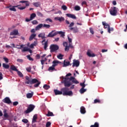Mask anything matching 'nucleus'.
<instances>
[{
	"label": "nucleus",
	"mask_w": 127,
	"mask_h": 127,
	"mask_svg": "<svg viewBox=\"0 0 127 127\" xmlns=\"http://www.w3.org/2000/svg\"><path fill=\"white\" fill-rule=\"evenodd\" d=\"M55 94L57 95H63L64 96H72L73 95V92L72 91L67 90V88L64 87L61 89V91H59L57 89H55L54 90Z\"/></svg>",
	"instance_id": "nucleus-2"
},
{
	"label": "nucleus",
	"mask_w": 127,
	"mask_h": 127,
	"mask_svg": "<svg viewBox=\"0 0 127 127\" xmlns=\"http://www.w3.org/2000/svg\"><path fill=\"white\" fill-rule=\"evenodd\" d=\"M63 45L64 47H66V46H68V43H67V42H64L63 43Z\"/></svg>",
	"instance_id": "nucleus-59"
},
{
	"label": "nucleus",
	"mask_w": 127,
	"mask_h": 127,
	"mask_svg": "<svg viewBox=\"0 0 127 127\" xmlns=\"http://www.w3.org/2000/svg\"><path fill=\"white\" fill-rule=\"evenodd\" d=\"M80 86H81V87H82V88H84L86 85H85V82H83V83H80Z\"/></svg>",
	"instance_id": "nucleus-52"
},
{
	"label": "nucleus",
	"mask_w": 127,
	"mask_h": 127,
	"mask_svg": "<svg viewBox=\"0 0 127 127\" xmlns=\"http://www.w3.org/2000/svg\"><path fill=\"white\" fill-rule=\"evenodd\" d=\"M25 79L26 80H27V81L25 82V84H30V85H32L33 84H35L34 85V87H35V88H37L38 87H39L40 84L41 83V82L39 81L38 80H37V79L36 78L31 79V78H30L28 76H26Z\"/></svg>",
	"instance_id": "nucleus-3"
},
{
	"label": "nucleus",
	"mask_w": 127,
	"mask_h": 127,
	"mask_svg": "<svg viewBox=\"0 0 127 127\" xmlns=\"http://www.w3.org/2000/svg\"><path fill=\"white\" fill-rule=\"evenodd\" d=\"M37 14L38 16H40V17H42L43 16V14H42V13L39 11L37 12Z\"/></svg>",
	"instance_id": "nucleus-43"
},
{
	"label": "nucleus",
	"mask_w": 127,
	"mask_h": 127,
	"mask_svg": "<svg viewBox=\"0 0 127 127\" xmlns=\"http://www.w3.org/2000/svg\"><path fill=\"white\" fill-rule=\"evenodd\" d=\"M55 19H56V20H59V21H63L64 20L63 17H56L55 18Z\"/></svg>",
	"instance_id": "nucleus-21"
},
{
	"label": "nucleus",
	"mask_w": 127,
	"mask_h": 127,
	"mask_svg": "<svg viewBox=\"0 0 127 127\" xmlns=\"http://www.w3.org/2000/svg\"><path fill=\"white\" fill-rule=\"evenodd\" d=\"M46 21H49L50 22H52V20L50 18H47L46 19Z\"/></svg>",
	"instance_id": "nucleus-63"
},
{
	"label": "nucleus",
	"mask_w": 127,
	"mask_h": 127,
	"mask_svg": "<svg viewBox=\"0 0 127 127\" xmlns=\"http://www.w3.org/2000/svg\"><path fill=\"white\" fill-rule=\"evenodd\" d=\"M66 15L67 17H70V18H72L73 19H76L77 18L76 16L73 14L67 13L66 14Z\"/></svg>",
	"instance_id": "nucleus-12"
},
{
	"label": "nucleus",
	"mask_w": 127,
	"mask_h": 127,
	"mask_svg": "<svg viewBox=\"0 0 127 127\" xmlns=\"http://www.w3.org/2000/svg\"><path fill=\"white\" fill-rule=\"evenodd\" d=\"M2 76V73H1V72H0V80H2V79H3V77Z\"/></svg>",
	"instance_id": "nucleus-58"
},
{
	"label": "nucleus",
	"mask_w": 127,
	"mask_h": 127,
	"mask_svg": "<svg viewBox=\"0 0 127 127\" xmlns=\"http://www.w3.org/2000/svg\"><path fill=\"white\" fill-rule=\"evenodd\" d=\"M36 37V34H32L29 37V41H31L35 37Z\"/></svg>",
	"instance_id": "nucleus-23"
},
{
	"label": "nucleus",
	"mask_w": 127,
	"mask_h": 127,
	"mask_svg": "<svg viewBox=\"0 0 127 127\" xmlns=\"http://www.w3.org/2000/svg\"><path fill=\"white\" fill-rule=\"evenodd\" d=\"M57 34H61V37H62L63 38H64L65 37V32H63V31H58L57 32Z\"/></svg>",
	"instance_id": "nucleus-14"
},
{
	"label": "nucleus",
	"mask_w": 127,
	"mask_h": 127,
	"mask_svg": "<svg viewBox=\"0 0 127 127\" xmlns=\"http://www.w3.org/2000/svg\"><path fill=\"white\" fill-rule=\"evenodd\" d=\"M74 22H71L70 23L69 25L68 26V27H70V28H71V27H72V26H74Z\"/></svg>",
	"instance_id": "nucleus-55"
},
{
	"label": "nucleus",
	"mask_w": 127,
	"mask_h": 127,
	"mask_svg": "<svg viewBox=\"0 0 127 127\" xmlns=\"http://www.w3.org/2000/svg\"><path fill=\"white\" fill-rule=\"evenodd\" d=\"M102 24L104 26V28H109V26H110V25H109V24H107V23H106V22H102Z\"/></svg>",
	"instance_id": "nucleus-27"
},
{
	"label": "nucleus",
	"mask_w": 127,
	"mask_h": 127,
	"mask_svg": "<svg viewBox=\"0 0 127 127\" xmlns=\"http://www.w3.org/2000/svg\"><path fill=\"white\" fill-rule=\"evenodd\" d=\"M64 50L65 51H68L69 50V47L68 46L65 47Z\"/></svg>",
	"instance_id": "nucleus-61"
},
{
	"label": "nucleus",
	"mask_w": 127,
	"mask_h": 127,
	"mask_svg": "<svg viewBox=\"0 0 127 127\" xmlns=\"http://www.w3.org/2000/svg\"><path fill=\"white\" fill-rule=\"evenodd\" d=\"M111 31H114V28H111L110 26L108 27V32L109 33H111Z\"/></svg>",
	"instance_id": "nucleus-36"
},
{
	"label": "nucleus",
	"mask_w": 127,
	"mask_h": 127,
	"mask_svg": "<svg viewBox=\"0 0 127 127\" xmlns=\"http://www.w3.org/2000/svg\"><path fill=\"white\" fill-rule=\"evenodd\" d=\"M55 31V30L52 31L49 33L47 37H54V36H56V35H57V32L54 33Z\"/></svg>",
	"instance_id": "nucleus-7"
},
{
	"label": "nucleus",
	"mask_w": 127,
	"mask_h": 127,
	"mask_svg": "<svg viewBox=\"0 0 127 127\" xmlns=\"http://www.w3.org/2000/svg\"><path fill=\"white\" fill-rule=\"evenodd\" d=\"M28 48L27 47H24L22 50V52H26V51H28Z\"/></svg>",
	"instance_id": "nucleus-44"
},
{
	"label": "nucleus",
	"mask_w": 127,
	"mask_h": 127,
	"mask_svg": "<svg viewBox=\"0 0 127 127\" xmlns=\"http://www.w3.org/2000/svg\"><path fill=\"white\" fill-rule=\"evenodd\" d=\"M89 30H90V33H91V34H94V30L92 28H90Z\"/></svg>",
	"instance_id": "nucleus-51"
},
{
	"label": "nucleus",
	"mask_w": 127,
	"mask_h": 127,
	"mask_svg": "<svg viewBox=\"0 0 127 127\" xmlns=\"http://www.w3.org/2000/svg\"><path fill=\"white\" fill-rule=\"evenodd\" d=\"M110 14L113 16H116L117 13H118V10H117V7H114L111 8V9L110 10Z\"/></svg>",
	"instance_id": "nucleus-6"
},
{
	"label": "nucleus",
	"mask_w": 127,
	"mask_h": 127,
	"mask_svg": "<svg viewBox=\"0 0 127 127\" xmlns=\"http://www.w3.org/2000/svg\"><path fill=\"white\" fill-rule=\"evenodd\" d=\"M97 103L100 104V103H101V101L99 99H95L94 104H97Z\"/></svg>",
	"instance_id": "nucleus-45"
},
{
	"label": "nucleus",
	"mask_w": 127,
	"mask_h": 127,
	"mask_svg": "<svg viewBox=\"0 0 127 127\" xmlns=\"http://www.w3.org/2000/svg\"><path fill=\"white\" fill-rule=\"evenodd\" d=\"M2 102L4 103L5 104H8V105H9V104H11V101L8 97H5L4 99H3Z\"/></svg>",
	"instance_id": "nucleus-8"
},
{
	"label": "nucleus",
	"mask_w": 127,
	"mask_h": 127,
	"mask_svg": "<svg viewBox=\"0 0 127 127\" xmlns=\"http://www.w3.org/2000/svg\"><path fill=\"white\" fill-rule=\"evenodd\" d=\"M17 62H18L19 63H23V60L18 59L17 60Z\"/></svg>",
	"instance_id": "nucleus-48"
},
{
	"label": "nucleus",
	"mask_w": 127,
	"mask_h": 127,
	"mask_svg": "<svg viewBox=\"0 0 127 127\" xmlns=\"http://www.w3.org/2000/svg\"><path fill=\"white\" fill-rule=\"evenodd\" d=\"M80 113L84 115V114H86V109L84 106H82L80 107Z\"/></svg>",
	"instance_id": "nucleus-15"
},
{
	"label": "nucleus",
	"mask_w": 127,
	"mask_h": 127,
	"mask_svg": "<svg viewBox=\"0 0 127 127\" xmlns=\"http://www.w3.org/2000/svg\"><path fill=\"white\" fill-rule=\"evenodd\" d=\"M74 9L75 10L79 11L81 9V7L78 5H76V6H75Z\"/></svg>",
	"instance_id": "nucleus-38"
},
{
	"label": "nucleus",
	"mask_w": 127,
	"mask_h": 127,
	"mask_svg": "<svg viewBox=\"0 0 127 127\" xmlns=\"http://www.w3.org/2000/svg\"><path fill=\"white\" fill-rule=\"evenodd\" d=\"M63 80L62 81V83H64V86L65 87H69L72 84H79V82L75 77L73 76H71L70 78L68 77H65L64 78L63 76L61 77Z\"/></svg>",
	"instance_id": "nucleus-1"
},
{
	"label": "nucleus",
	"mask_w": 127,
	"mask_h": 127,
	"mask_svg": "<svg viewBox=\"0 0 127 127\" xmlns=\"http://www.w3.org/2000/svg\"><path fill=\"white\" fill-rule=\"evenodd\" d=\"M35 17H36V14L33 13L30 15V18L31 20H32V19H33V18H34Z\"/></svg>",
	"instance_id": "nucleus-30"
},
{
	"label": "nucleus",
	"mask_w": 127,
	"mask_h": 127,
	"mask_svg": "<svg viewBox=\"0 0 127 127\" xmlns=\"http://www.w3.org/2000/svg\"><path fill=\"white\" fill-rule=\"evenodd\" d=\"M32 24H37L38 23V22L36 20H34L32 21Z\"/></svg>",
	"instance_id": "nucleus-54"
},
{
	"label": "nucleus",
	"mask_w": 127,
	"mask_h": 127,
	"mask_svg": "<svg viewBox=\"0 0 127 127\" xmlns=\"http://www.w3.org/2000/svg\"><path fill=\"white\" fill-rule=\"evenodd\" d=\"M60 63H61V62H60L59 61L55 60L53 62V65L55 67L56 66L58 65V64Z\"/></svg>",
	"instance_id": "nucleus-17"
},
{
	"label": "nucleus",
	"mask_w": 127,
	"mask_h": 127,
	"mask_svg": "<svg viewBox=\"0 0 127 127\" xmlns=\"http://www.w3.org/2000/svg\"><path fill=\"white\" fill-rule=\"evenodd\" d=\"M27 59L29 60V61H33V59L32 58L30 57V55H28L26 56Z\"/></svg>",
	"instance_id": "nucleus-42"
},
{
	"label": "nucleus",
	"mask_w": 127,
	"mask_h": 127,
	"mask_svg": "<svg viewBox=\"0 0 127 127\" xmlns=\"http://www.w3.org/2000/svg\"><path fill=\"white\" fill-rule=\"evenodd\" d=\"M43 27H45V28H46L47 29L48 28H50V25L44 24H43Z\"/></svg>",
	"instance_id": "nucleus-34"
},
{
	"label": "nucleus",
	"mask_w": 127,
	"mask_h": 127,
	"mask_svg": "<svg viewBox=\"0 0 127 127\" xmlns=\"http://www.w3.org/2000/svg\"><path fill=\"white\" fill-rule=\"evenodd\" d=\"M43 88L44 89H45V90H48V89L50 88V86L48 85L47 84H45L43 86Z\"/></svg>",
	"instance_id": "nucleus-37"
},
{
	"label": "nucleus",
	"mask_w": 127,
	"mask_h": 127,
	"mask_svg": "<svg viewBox=\"0 0 127 127\" xmlns=\"http://www.w3.org/2000/svg\"><path fill=\"white\" fill-rule=\"evenodd\" d=\"M3 59L6 63H8V59H7V58L4 57V58H3Z\"/></svg>",
	"instance_id": "nucleus-53"
},
{
	"label": "nucleus",
	"mask_w": 127,
	"mask_h": 127,
	"mask_svg": "<svg viewBox=\"0 0 127 127\" xmlns=\"http://www.w3.org/2000/svg\"><path fill=\"white\" fill-rule=\"evenodd\" d=\"M48 71H52L53 72V71H57V70H56L55 67L52 65V66L49 67Z\"/></svg>",
	"instance_id": "nucleus-22"
},
{
	"label": "nucleus",
	"mask_w": 127,
	"mask_h": 127,
	"mask_svg": "<svg viewBox=\"0 0 127 127\" xmlns=\"http://www.w3.org/2000/svg\"><path fill=\"white\" fill-rule=\"evenodd\" d=\"M80 65V62L78 60L74 61L72 64V67H79V65Z\"/></svg>",
	"instance_id": "nucleus-9"
},
{
	"label": "nucleus",
	"mask_w": 127,
	"mask_h": 127,
	"mask_svg": "<svg viewBox=\"0 0 127 127\" xmlns=\"http://www.w3.org/2000/svg\"><path fill=\"white\" fill-rule=\"evenodd\" d=\"M100 127V124H99V123L98 122H95L94 123V125H91L90 126V127Z\"/></svg>",
	"instance_id": "nucleus-31"
},
{
	"label": "nucleus",
	"mask_w": 127,
	"mask_h": 127,
	"mask_svg": "<svg viewBox=\"0 0 127 127\" xmlns=\"http://www.w3.org/2000/svg\"><path fill=\"white\" fill-rule=\"evenodd\" d=\"M17 105H18V102L15 101V102H13V106H14V107L17 106Z\"/></svg>",
	"instance_id": "nucleus-50"
},
{
	"label": "nucleus",
	"mask_w": 127,
	"mask_h": 127,
	"mask_svg": "<svg viewBox=\"0 0 127 127\" xmlns=\"http://www.w3.org/2000/svg\"><path fill=\"white\" fill-rule=\"evenodd\" d=\"M20 3H25L26 6H29V2L28 1H20Z\"/></svg>",
	"instance_id": "nucleus-24"
},
{
	"label": "nucleus",
	"mask_w": 127,
	"mask_h": 127,
	"mask_svg": "<svg viewBox=\"0 0 127 127\" xmlns=\"http://www.w3.org/2000/svg\"><path fill=\"white\" fill-rule=\"evenodd\" d=\"M38 37L42 38V39H44L46 38L45 37V33H41L38 35Z\"/></svg>",
	"instance_id": "nucleus-16"
},
{
	"label": "nucleus",
	"mask_w": 127,
	"mask_h": 127,
	"mask_svg": "<svg viewBox=\"0 0 127 127\" xmlns=\"http://www.w3.org/2000/svg\"><path fill=\"white\" fill-rule=\"evenodd\" d=\"M87 55H88V56H89V57H92V54L89 52H87Z\"/></svg>",
	"instance_id": "nucleus-62"
},
{
	"label": "nucleus",
	"mask_w": 127,
	"mask_h": 127,
	"mask_svg": "<svg viewBox=\"0 0 127 127\" xmlns=\"http://www.w3.org/2000/svg\"><path fill=\"white\" fill-rule=\"evenodd\" d=\"M62 8L63 10H67V6L65 5H63L62 6Z\"/></svg>",
	"instance_id": "nucleus-46"
},
{
	"label": "nucleus",
	"mask_w": 127,
	"mask_h": 127,
	"mask_svg": "<svg viewBox=\"0 0 127 127\" xmlns=\"http://www.w3.org/2000/svg\"><path fill=\"white\" fill-rule=\"evenodd\" d=\"M68 47L70 48H73V45H72V43H69Z\"/></svg>",
	"instance_id": "nucleus-64"
},
{
	"label": "nucleus",
	"mask_w": 127,
	"mask_h": 127,
	"mask_svg": "<svg viewBox=\"0 0 127 127\" xmlns=\"http://www.w3.org/2000/svg\"><path fill=\"white\" fill-rule=\"evenodd\" d=\"M50 49L51 53L55 52V51H57L59 49V46L57 45L53 44L50 46Z\"/></svg>",
	"instance_id": "nucleus-5"
},
{
	"label": "nucleus",
	"mask_w": 127,
	"mask_h": 127,
	"mask_svg": "<svg viewBox=\"0 0 127 127\" xmlns=\"http://www.w3.org/2000/svg\"><path fill=\"white\" fill-rule=\"evenodd\" d=\"M42 45H44V49L46 50L47 49V47H48V40L46 41L45 43H43Z\"/></svg>",
	"instance_id": "nucleus-18"
},
{
	"label": "nucleus",
	"mask_w": 127,
	"mask_h": 127,
	"mask_svg": "<svg viewBox=\"0 0 127 127\" xmlns=\"http://www.w3.org/2000/svg\"><path fill=\"white\" fill-rule=\"evenodd\" d=\"M69 65H70V62H65V61H64V67L69 66Z\"/></svg>",
	"instance_id": "nucleus-32"
},
{
	"label": "nucleus",
	"mask_w": 127,
	"mask_h": 127,
	"mask_svg": "<svg viewBox=\"0 0 127 127\" xmlns=\"http://www.w3.org/2000/svg\"><path fill=\"white\" fill-rule=\"evenodd\" d=\"M26 70L27 72H30L31 71V67L29 66V67H26Z\"/></svg>",
	"instance_id": "nucleus-49"
},
{
	"label": "nucleus",
	"mask_w": 127,
	"mask_h": 127,
	"mask_svg": "<svg viewBox=\"0 0 127 127\" xmlns=\"http://www.w3.org/2000/svg\"><path fill=\"white\" fill-rule=\"evenodd\" d=\"M33 92H31V93H28L26 94V96H33Z\"/></svg>",
	"instance_id": "nucleus-57"
},
{
	"label": "nucleus",
	"mask_w": 127,
	"mask_h": 127,
	"mask_svg": "<svg viewBox=\"0 0 127 127\" xmlns=\"http://www.w3.org/2000/svg\"><path fill=\"white\" fill-rule=\"evenodd\" d=\"M26 7H18V9H20V10H23V9H25Z\"/></svg>",
	"instance_id": "nucleus-56"
},
{
	"label": "nucleus",
	"mask_w": 127,
	"mask_h": 127,
	"mask_svg": "<svg viewBox=\"0 0 127 127\" xmlns=\"http://www.w3.org/2000/svg\"><path fill=\"white\" fill-rule=\"evenodd\" d=\"M18 34V30L14 29L10 33V35H17Z\"/></svg>",
	"instance_id": "nucleus-13"
},
{
	"label": "nucleus",
	"mask_w": 127,
	"mask_h": 127,
	"mask_svg": "<svg viewBox=\"0 0 127 127\" xmlns=\"http://www.w3.org/2000/svg\"><path fill=\"white\" fill-rule=\"evenodd\" d=\"M51 127V122H47L46 124V127Z\"/></svg>",
	"instance_id": "nucleus-40"
},
{
	"label": "nucleus",
	"mask_w": 127,
	"mask_h": 127,
	"mask_svg": "<svg viewBox=\"0 0 127 127\" xmlns=\"http://www.w3.org/2000/svg\"><path fill=\"white\" fill-rule=\"evenodd\" d=\"M10 70H12V71H15L16 72H17L18 70L17 68H16V67L14 66V65H11L10 67Z\"/></svg>",
	"instance_id": "nucleus-19"
},
{
	"label": "nucleus",
	"mask_w": 127,
	"mask_h": 127,
	"mask_svg": "<svg viewBox=\"0 0 127 127\" xmlns=\"http://www.w3.org/2000/svg\"><path fill=\"white\" fill-rule=\"evenodd\" d=\"M3 117L6 119L9 117V116L7 115V113H6V110L5 109H4L3 111Z\"/></svg>",
	"instance_id": "nucleus-26"
},
{
	"label": "nucleus",
	"mask_w": 127,
	"mask_h": 127,
	"mask_svg": "<svg viewBox=\"0 0 127 127\" xmlns=\"http://www.w3.org/2000/svg\"><path fill=\"white\" fill-rule=\"evenodd\" d=\"M63 55L61 54H59L58 56H57V58L58 59H60L61 60L63 59Z\"/></svg>",
	"instance_id": "nucleus-39"
},
{
	"label": "nucleus",
	"mask_w": 127,
	"mask_h": 127,
	"mask_svg": "<svg viewBox=\"0 0 127 127\" xmlns=\"http://www.w3.org/2000/svg\"><path fill=\"white\" fill-rule=\"evenodd\" d=\"M46 116L47 117H53V116H54V114H53V113L50 112V111H48V114H47L46 115Z\"/></svg>",
	"instance_id": "nucleus-28"
},
{
	"label": "nucleus",
	"mask_w": 127,
	"mask_h": 127,
	"mask_svg": "<svg viewBox=\"0 0 127 127\" xmlns=\"http://www.w3.org/2000/svg\"><path fill=\"white\" fill-rule=\"evenodd\" d=\"M17 74L19 77H20L21 78H22V77H23V74H22L21 72H20L19 70L17 71Z\"/></svg>",
	"instance_id": "nucleus-35"
},
{
	"label": "nucleus",
	"mask_w": 127,
	"mask_h": 127,
	"mask_svg": "<svg viewBox=\"0 0 127 127\" xmlns=\"http://www.w3.org/2000/svg\"><path fill=\"white\" fill-rule=\"evenodd\" d=\"M35 108V106L32 104L29 105L27 110L25 111V114H29V113H31V112L34 110Z\"/></svg>",
	"instance_id": "nucleus-4"
},
{
	"label": "nucleus",
	"mask_w": 127,
	"mask_h": 127,
	"mask_svg": "<svg viewBox=\"0 0 127 127\" xmlns=\"http://www.w3.org/2000/svg\"><path fill=\"white\" fill-rule=\"evenodd\" d=\"M79 91L81 94H83V93H85V92H86V89L81 88Z\"/></svg>",
	"instance_id": "nucleus-41"
},
{
	"label": "nucleus",
	"mask_w": 127,
	"mask_h": 127,
	"mask_svg": "<svg viewBox=\"0 0 127 127\" xmlns=\"http://www.w3.org/2000/svg\"><path fill=\"white\" fill-rule=\"evenodd\" d=\"M67 38L69 41V43H72V39L70 38L69 36H67Z\"/></svg>",
	"instance_id": "nucleus-60"
},
{
	"label": "nucleus",
	"mask_w": 127,
	"mask_h": 127,
	"mask_svg": "<svg viewBox=\"0 0 127 127\" xmlns=\"http://www.w3.org/2000/svg\"><path fill=\"white\" fill-rule=\"evenodd\" d=\"M36 120H37V115L35 114L33 116L32 119V124L36 123Z\"/></svg>",
	"instance_id": "nucleus-25"
},
{
	"label": "nucleus",
	"mask_w": 127,
	"mask_h": 127,
	"mask_svg": "<svg viewBox=\"0 0 127 127\" xmlns=\"http://www.w3.org/2000/svg\"><path fill=\"white\" fill-rule=\"evenodd\" d=\"M33 4V5H34V6H36V7H38L40 6V3H39V2H34Z\"/></svg>",
	"instance_id": "nucleus-33"
},
{
	"label": "nucleus",
	"mask_w": 127,
	"mask_h": 127,
	"mask_svg": "<svg viewBox=\"0 0 127 127\" xmlns=\"http://www.w3.org/2000/svg\"><path fill=\"white\" fill-rule=\"evenodd\" d=\"M22 122L24 123V124H27L28 123V120L26 119H22Z\"/></svg>",
	"instance_id": "nucleus-47"
},
{
	"label": "nucleus",
	"mask_w": 127,
	"mask_h": 127,
	"mask_svg": "<svg viewBox=\"0 0 127 127\" xmlns=\"http://www.w3.org/2000/svg\"><path fill=\"white\" fill-rule=\"evenodd\" d=\"M18 6H19V5L12 6V7H10V6H7L6 8H9V10H11V11H16L15 7H18Z\"/></svg>",
	"instance_id": "nucleus-11"
},
{
	"label": "nucleus",
	"mask_w": 127,
	"mask_h": 127,
	"mask_svg": "<svg viewBox=\"0 0 127 127\" xmlns=\"http://www.w3.org/2000/svg\"><path fill=\"white\" fill-rule=\"evenodd\" d=\"M70 30H72L73 33H78L79 29L77 27H71L69 28Z\"/></svg>",
	"instance_id": "nucleus-10"
},
{
	"label": "nucleus",
	"mask_w": 127,
	"mask_h": 127,
	"mask_svg": "<svg viewBox=\"0 0 127 127\" xmlns=\"http://www.w3.org/2000/svg\"><path fill=\"white\" fill-rule=\"evenodd\" d=\"M42 27H43V24H39L36 27L35 29L36 30H39V29L42 28Z\"/></svg>",
	"instance_id": "nucleus-20"
},
{
	"label": "nucleus",
	"mask_w": 127,
	"mask_h": 127,
	"mask_svg": "<svg viewBox=\"0 0 127 127\" xmlns=\"http://www.w3.org/2000/svg\"><path fill=\"white\" fill-rule=\"evenodd\" d=\"M2 67L3 68H4V69H8V68H9V65L3 63Z\"/></svg>",
	"instance_id": "nucleus-29"
}]
</instances>
